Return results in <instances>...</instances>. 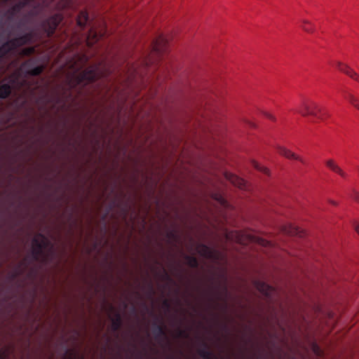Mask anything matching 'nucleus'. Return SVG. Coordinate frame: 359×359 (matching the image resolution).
Returning <instances> with one entry per match:
<instances>
[{
	"label": "nucleus",
	"instance_id": "obj_1",
	"mask_svg": "<svg viewBox=\"0 0 359 359\" xmlns=\"http://www.w3.org/2000/svg\"><path fill=\"white\" fill-rule=\"evenodd\" d=\"M68 96L65 93L60 94H44L36 101L37 111L32 109L31 118L41 126L56 127L62 123L67 124L72 118H76V123L81 126L90 111L86 109L74 110L68 104Z\"/></svg>",
	"mask_w": 359,
	"mask_h": 359
},
{
	"label": "nucleus",
	"instance_id": "obj_2",
	"mask_svg": "<svg viewBox=\"0 0 359 359\" xmlns=\"http://www.w3.org/2000/svg\"><path fill=\"white\" fill-rule=\"evenodd\" d=\"M224 116L213 107L201 108L189 113L184 118V127L202 133H217L223 128Z\"/></svg>",
	"mask_w": 359,
	"mask_h": 359
},
{
	"label": "nucleus",
	"instance_id": "obj_3",
	"mask_svg": "<svg viewBox=\"0 0 359 359\" xmlns=\"http://www.w3.org/2000/svg\"><path fill=\"white\" fill-rule=\"evenodd\" d=\"M111 72L105 64L92 65L83 70H81V67H73L72 74L67 78V87L69 90L81 93L86 86L100 79L107 78Z\"/></svg>",
	"mask_w": 359,
	"mask_h": 359
},
{
	"label": "nucleus",
	"instance_id": "obj_4",
	"mask_svg": "<svg viewBox=\"0 0 359 359\" xmlns=\"http://www.w3.org/2000/svg\"><path fill=\"white\" fill-rule=\"evenodd\" d=\"M297 111L304 117L310 116L311 121L313 123L316 121H324L330 116L325 109L311 101H303Z\"/></svg>",
	"mask_w": 359,
	"mask_h": 359
},
{
	"label": "nucleus",
	"instance_id": "obj_5",
	"mask_svg": "<svg viewBox=\"0 0 359 359\" xmlns=\"http://www.w3.org/2000/svg\"><path fill=\"white\" fill-rule=\"evenodd\" d=\"M168 44V39L165 36L161 34L151 43V50L150 54L147 56L143 62V65L149 67L154 64L165 50Z\"/></svg>",
	"mask_w": 359,
	"mask_h": 359
},
{
	"label": "nucleus",
	"instance_id": "obj_6",
	"mask_svg": "<svg viewBox=\"0 0 359 359\" xmlns=\"http://www.w3.org/2000/svg\"><path fill=\"white\" fill-rule=\"evenodd\" d=\"M33 32H29L13 39H8L0 47V53H1V55L5 57L11 51L15 50L18 47L31 42L33 39Z\"/></svg>",
	"mask_w": 359,
	"mask_h": 359
},
{
	"label": "nucleus",
	"instance_id": "obj_7",
	"mask_svg": "<svg viewBox=\"0 0 359 359\" xmlns=\"http://www.w3.org/2000/svg\"><path fill=\"white\" fill-rule=\"evenodd\" d=\"M49 245L48 239L41 233H39L32 240V257L34 261H43L46 259L44 249Z\"/></svg>",
	"mask_w": 359,
	"mask_h": 359
},
{
	"label": "nucleus",
	"instance_id": "obj_8",
	"mask_svg": "<svg viewBox=\"0 0 359 359\" xmlns=\"http://www.w3.org/2000/svg\"><path fill=\"white\" fill-rule=\"evenodd\" d=\"M62 20V15L60 13H55L45 20H43L40 23V27L47 36L50 37L53 35L55 29Z\"/></svg>",
	"mask_w": 359,
	"mask_h": 359
},
{
	"label": "nucleus",
	"instance_id": "obj_9",
	"mask_svg": "<svg viewBox=\"0 0 359 359\" xmlns=\"http://www.w3.org/2000/svg\"><path fill=\"white\" fill-rule=\"evenodd\" d=\"M254 285L256 289L265 296L269 301H272L273 295L276 292L272 286L261 280H255Z\"/></svg>",
	"mask_w": 359,
	"mask_h": 359
},
{
	"label": "nucleus",
	"instance_id": "obj_10",
	"mask_svg": "<svg viewBox=\"0 0 359 359\" xmlns=\"http://www.w3.org/2000/svg\"><path fill=\"white\" fill-rule=\"evenodd\" d=\"M32 60H28L22 64V67L26 69L27 74L30 76L40 75L43 72L44 67L43 65H39L32 67Z\"/></svg>",
	"mask_w": 359,
	"mask_h": 359
},
{
	"label": "nucleus",
	"instance_id": "obj_11",
	"mask_svg": "<svg viewBox=\"0 0 359 359\" xmlns=\"http://www.w3.org/2000/svg\"><path fill=\"white\" fill-rule=\"evenodd\" d=\"M337 69L342 73L346 74L350 78L359 83V74H358L353 69L348 65L341 62H336L335 63Z\"/></svg>",
	"mask_w": 359,
	"mask_h": 359
},
{
	"label": "nucleus",
	"instance_id": "obj_12",
	"mask_svg": "<svg viewBox=\"0 0 359 359\" xmlns=\"http://www.w3.org/2000/svg\"><path fill=\"white\" fill-rule=\"evenodd\" d=\"M104 36L102 30L97 31L93 26L90 25L88 31L87 41L89 46H92L94 43L98 41Z\"/></svg>",
	"mask_w": 359,
	"mask_h": 359
},
{
	"label": "nucleus",
	"instance_id": "obj_13",
	"mask_svg": "<svg viewBox=\"0 0 359 359\" xmlns=\"http://www.w3.org/2000/svg\"><path fill=\"white\" fill-rule=\"evenodd\" d=\"M202 348L198 349V354L201 358L203 359H217L206 342L202 341Z\"/></svg>",
	"mask_w": 359,
	"mask_h": 359
},
{
	"label": "nucleus",
	"instance_id": "obj_14",
	"mask_svg": "<svg viewBox=\"0 0 359 359\" xmlns=\"http://www.w3.org/2000/svg\"><path fill=\"white\" fill-rule=\"evenodd\" d=\"M225 177L231 183L239 189H244L245 187V180L237 175L231 173H226Z\"/></svg>",
	"mask_w": 359,
	"mask_h": 359
},
{
	"label": "nucleus",
	"instance_id": "obj_15",
	"mask_svg": "<svg viewBox=\"0 0 359 359\" xmlns=\"http://www.w3.org/2000/svg\"><path fill=\"white\" fill-rule=\"evenodd\" d=\"M326 165L332 171L338 174L344 179H346L348 175L332 159H329L325 162Z\"/></svg>",
	"mask_w": 359,
	"mask_h": 359
},
{
	"label": "nucleus",
	"instance_id": "obj_16",
	"mask_svg": "<svg viewBox=\"0 0 359 359\" xmlns=\"http://www.w3.org/2000/svg\"><path fill=\"white\" fill-rule=\"evenodd\" d=\"M152 332L156 339H167L166 331L165 327L163 325H158L155 323Z\"/></svg>",
	"mask_w": 359,
	"mask_h": 359
},
{
	"label": "nucleus",
	"instance_id": "obj_17",
	"mask_svg": "<svg viewBox=\"0 0 359 359\" xmlns=\"http://www.w3.org/2000/svg\"><path fill=\"white\" fill-rule=\"evenodd\" d=\"M278 151L280 155H282L287 158H294V159L299 161L302 163H305V161H304L303 158L297 156L294 153L291 152L290 150L287 149L286 148H285L283 147H278Z\"/></svg>",
	"mask_w": 359,
	"mask_h": 359
},
{
	"label": "nucleus",
	"instance_id": "obj_18",
	"mask_svg": "<svg viewBox=\"0 0 359 359\" xmlns=\"http://www.w3.org/2000/svg\"><path fill=\"white\" fill-rule=\"evenodd\" d=\"M344 97L355 109L359 111V98L348 91L344 92Z\"/></svg>",
	"mask_w": 359,
	"mask_h": 359
},
{
	"label": "nucleus",
	"instance_id": "obj_19",
	"mask_svg": "<svg viewBox=\"0 0 359 359\" xmlns=\"http://www.w3.org/2000/svg\"><path fill=\"white\" fill-rule=\"evenodd\" d=\"M89 22V16L86 11H81L77 18V25L83 28Z\"/></svg>",
	"mask_w": 359,
	"mask_h": 359
},
{
	"label": "nucleus",
	"instance_id": "obj_20",
	"mask_svg": "<svg viewBox=\"0 0 359 359\" xmlns=\"http://www.w3.org/2000/svg\"><path fill=\"white\" fill-rule=\"evenodd\" d=\"M12 87L10 83H0V99H6L11 95Z\"/></svg>",
	"mask_w": 359,
	"mask_h": 359
},
{
	"label": "nucleus",
	"instance_id": "obj_21",
	"mask_svg": "<svg viewBox=\"0 0 359 359\" xmlns=\"http://www.w3.org/2000/svg\"><path fill=\"white\" fill-rule=\"evenodd\" d=\"M122 325V318L119 313L116 312L114 318L111 319V329L113 331L116 332L119 330Z\"/></svg>",
	"mask_w": 359,
	"mask_h": 359
},
{
	"label": "nucleus",
	"instance_id": "obj_22",
	"mask_svg": "<svg viewBox=\"0 0 359 359\" xmlns=\"http://www.w3.org/2000/svg\"><path fill=\"white\" fill-rule=\"evenodd\" d=\"M258 113L261 116H262L264 118L268 119L269 121H270L272 123L277 122V120H278L277 117L273 112H271L270 111H267V110H264V109H258Z\"/></svg>",
	"mask_w": 359,
	"mask_h": 359
},
{
	"label": "nucleus",
	"instance_id": "obj_23",
	"mask_svg": "<svg viewBox=\"0 0 359 359\" xmlns=\"http://www.w3.org/2000/svg\"><path fill=\"white\" fill-rule=\"evenodd\" d=\"M285 231L287 233L291 236H302L304 234L302 230L299 227L292 225H290Z\"/></svg>",
	"mask_w": 359,
	"mask_h": 359
},
{
	"label": "nucleus",
	"instance_id": "obj_24",
	"mask_svg": "<svg viewBox=\"0 0 359 359\" xmlns=\"http://www.w3.org/2000/svg\"><path fill=\"white\" fill-rule=\"evenodd\" d=\"M301 27L302 29L308 33H313L315 31V27L310 21L303 19L302 20Z\"/></svg>",
	"mask_w": 359,
	"mask_h": 359
},
{
	"label": "nucleus",
	"instance_id": "obj_25",
	"mask_svg": "<svg viewBox=\"0 0 359 359\" xmlns=\"http://www.w3.org/2000/svg\"><path fill=\"white\" fill-rule=\"evenodd\" d=\"M184 259L187 262V264L191 267V268H198V259L194 257L191 255H185Z\"/></svg>",
	"mask_w": 359,
	"mask_h": 359
},
{
	"label": "nucleus",
	"instance_id": "obj_26",
	"mask_svg": "<svg viewBox=\"0 0 359 359\" xmlns=\"http://www.w3.org/2000/svg\"><path fill=\"white\" fill-rule=\"evenodd\" d=\"M200 248H201V251H200V253L206 257H211V255H212V252H211V250L209 247H208L207 245H204V244H201L200 245Z\"/></svg>",
	"mask_w": 359,
	"mask_h": 359
},
{
	"label": "nucleus",
	"instance_id": "obj_27",
	"mask_svg": "<svg viewBox=\"0 0 359 359\" xmlns=\"http://www.w3.org/2000/svg\"><path fill=\"white\" fill-rule=\"evenodd\" d=\"M252 165L257 170L262 172L263 173H264L266 175H269V169L267 168L260 165L257 161H253L252 162Z\"/></svg>",
	"mask_w": 359,
	"mask_h": 359
},
{
	"label": "nucleus",
	"instance_id": "obj_28",
	"mask_svg": "<svg viewBox=\"0 0 359 359\" xmlns=\"http://www.w3.org/2000/svg\"><path fill=\"white\" fill-rule=\"evenodd\" d=\"M35 53V47H27L24 48L21 50V55L24 56H29Z\"/></svg>",
	"mask_w": 359,
	"mask_h": 359
},
{
	"label": "nucleus",
	"instance_id": "obj_29",
	"mask_svg": "<svg viewBox=\"0 0 359 359\" xmlns=\"http://www.w3.org/2000/svg\"><path fill=\"white\" fill-rule=\"evenodd\" d=\"M147 114V118L146 121H158V116H157L156 113L151 111V112H145Z\"/></svg>",
	"mask_w": 359,
	"mask_h": 359
},
{
	"label": "nucleus",
	"instance_id": "obj_30",
	"mask_svg": "<svg viewBox=\"0 0 359 359\" xmlns=\"http://www.w3.org/2000/svg\"><path fill=\"white\" fill-rule=\"evenodd\" d=\"M215 199L223 206H227V201L220 195H216Z\"/></svg>",
	"mask_w": 359,
	"mask_h": 359
},
{
	"label": "nucleus",
	"instance_id": "obj_31",
	"mask_svg": "<svg viewBox=\"0 0 359 359\" xmlns=\"http://www.w3.org/2000/svg\"><path fill=\"white\" fill-rule=\"evenodd\" d=\"M177 332V337H183V338L188 337V333L185 330L178 328Z\"/></svg>",
	"mask_w": 359,
	"mask_h": 359
},
{
	"label": "nucleus",
	"instance_id": "obj_32",
	"mask_svg": "<svg viewBox=\"0 0 359 359\" xmlns=\"http://www.w3.org/2000/svg\"><path fill=\"white\" fill-rule=\"evenodd\" d=\"M244 122L248 124L250 128H257V123H255L254 121H250V120H248V119H245L244 120Z\"/></svg>",
	"mask_w": 359,
	"mask_h": 359
},
{
	"label": "nucleus",
	"instance_id": "obj_33",
	"mask_svg": "<svg viewBox=\"0 0 359 359\" xmlns=\"http://www.w3.org/2000/svg\"><path fill=\"white\" fill-rule=\"evenodd\" d=\"M167 236H168V237L169 238H170V239H174V238H175V237H176L175 232V231H171L168 232V234H167Z\"/></svg>",
	"mask_w": 359,
	"mask_h": 359
},
{
	"label": "nucleus",
	"instance_id": "obj_34",
	"mask_svg": "<svg viewBox=\"0 0 359 359\" xmlns=\"http://www.w3.org/2000/svg\"><path fill=\"white\" fill-rule=\"evenodd\" d=\"M30 1L31 0H24L23 2H20L19 4L18 5V6L20 8H22V7L26 6L27 4H28Z\"/></svg>",
	"mask_w": 359,
	"mask_h": 359
},
{
	"label": "nucleus",
	"instance_id": "obj_35",
	"mask_svg": "<svg viewBox=\"0 0 359 359\" xmlns=\"http://www.w3.org/2000/svg\"><path fill=\"white\" fill-rule=\"evenodd\" d=\"M353 199L359 203V192L355 191L353 195Z\"/></svg>",
	"mask_w": 359,
	"mask_h": 359
},
{
	"label": "nucleus",
	"instance_id": "obj_36",
	"mask_svg": "<svg viewBox=\"0 0 359 359\" xmlns=\"http://www.w3.org/2000/svg\"><path fill=\"white\" fill-rule=\"evenodd\" d=\"M259 243L264 246H268L270 244L269 241L263 240V239L260 240Z\"/></svg>",
	"mask_w": 359,
	"mask_h": 359
},
{
	"label": "nucleus",
	"instance_id": "obj_37",
	"mask_svg": "<svg viewBox=\"0 0 359 359\" xmlns=\"http://www.w3.org/2000/svg\"><path fill=\"white\" fill-rule=\"evenodd\" d=\"M163 277H164L166 280H170V281H171V280H172V279H171L170 276L168 275V273L165 270H163Z\"/></svg>",
	"mask_w": 359,
	"mask_h": 359
},
{
	"label": "nucleus",
	"instance_id": "obj_38",
	"mask_svg": "<svg viewBox=\"0 0 359 359\" xmlns=\"http://www.w3.org/2000/svg\"><path fill=\"white\" fill-rule=\"evenodd\" d=\"M314 351H315V353H316L317 355H320V352H321V351H320V350L319 347H318L317 345H315V346H314Z\"/></svg>",
	"mask_w": 359,
	"mask_h": 359
},
{
	"label": "nucleus",
	"instance_id": "obj_39",
	"mask_svg": "<svg viewBox=\"0 0 359 359\" xmlns=\"http://www.w3.org/2000/svg\"><path fill=\"white\" fill-rule=\"evenodd\" d=\"M6 357V353L5 351L0 352V359H5Z\"/></svg>",
	"mask_w": 359,
	"mask_h": 359
},
{
	"label": "nucleus",
	"instance_id": "obj_40",
	"mask_svg": "<svg viewBox=\"0 0 359 359\" xmlns=\"http://www.w3.org/2000/svg\"><path fill=\"white\" fill-rule=\"evenodd\" d=\"M354 229H355V231L357 232V233L359 236V224L358 223H355L354 224Z\"/></svg>",
	"mask_w": 359,
	"mask_h": 359
},
{
	"label": "nucleus",
	"instance_id": "obj_41",
	"mask_svg": "<svg viewBox=\"0 0 359 359\" xmlns=\"http://www.w3.org/2000/svg\"><path fill=\"white\" fill-rule=\"evenodd\" d=\"M163 305L166 307V308H169L170 307V304L169 302L167 301V300H165L163 302Z\"/></svg>",
	"mask_w": 359,
	"mask_h": 359
},
{
	"label": "nucleus",
	"instance_id": "obj_42",
	"mask_svg": "<svg viewBox=\"0 0 359 359\" xmlns=\"http://www.w3.org/2000/svg\"><path fill=\"white\" fill-rule=\"evenodd\" d=\"M329 203L332 205H337V203L334 201H332V200H329Z\"/></svg>",
	"mask_w": 359,
	"mask_h": 359
},
{
	"label": "nucleus",
	"instance_id": "obj_43",
	"mask_svg": "<svg viewBox=\"0 0 359 359\" xmlns=\"http://www.w3.org/2000/svg\"><path fill=\"white\" fill-rule=\"evenodd\" d=\"M17 276H18V273H16V272L12 273V275H11V278L13 279L15 278Z\"/></svg>",
	"mask_w": 359,
	"mask_h": 359
},
{
	"label": "nucleus",
	"instance_id": "obj_44",
	"mask_svg": "<svg viewBox=\"0 0 359 359\" xmlns=\"http://www.w3.org/2000/svg\"><path fill=\"white\" fill-rule=\"evenodd\" d=\"M22 25H23V22H22V21H20V22L18 23V28H20Z\"/></svg>",
	"mask_w": 359,
	"mask_h": 359
},
{
	"label": "nucleus",
	"instance_id": "obj_45",
	"mask_svg": "<svg viewBox=\"0 0 359 359\" xmlns=\"http://www.w3.org/2000/svg\"><path fill=\"white\" fill-rule=\"evenodd\" d=\"M4 58V57L3 55H1V53H0V63L2 62Z\"/></svg>",
	"mask_w": 359,
	"mask_h": 359
},
{
	"label": "nucleus",
	"instance_id": "obj_46",
	"mask_svg": "<svg viewBox=\"0 0 359 359\" xmlns=\"http://www.w3.org/2000/svg\"><path fill=\"white\" fill-rule=\"evenodd\" d=\"M83 59L84 60V61H85V62H86V61H87V59L86 58V57H85V56H83Z\"/></svg>",
	"mask_w": 359,
	"mask_h": 359
},
{
	"label": "nucleus",
	"instance_id": "obj_47",
	"mask_svg": "<svg viewBox=\"0 0 359 359\" xmlns=\"http://www.w3.org/2000/svg\"><path fill=\"white\" fill-rule=\"evenodd\" d=\"M150 290L153 292V287H152V286H150Z\"/></svg>",
	"mask_w": 359,
	"mask_h": 359
},
{
	"label": "nucleus",
	"instance_id": "obj_48",
	"mask_svg": "<svg viewBox=\"0 0 359 359\" xmlns=\"http://www.w3.org/2000/svg\"><path fill=\"white\" fill-rule=\"evenodd\" d=\"M69 352V350H67L66 354H67Z\"/></svg>",
	"mask_w": 359,
	"mask_h": 359
},
{
	"label": "nucleus",
	"instance_id": "obj_49",
	"mask_svg": "<svg viewBox=\"0 0 359 359\" xmlns=\"http://www.w3.org/2000/svg\"><path fill=\"white\" fill-rule=\"evenodd\" d=\"M50 135H53V133H50Z\"/></svg>",
	"mask_w": 359,
	"mask_h": 359
},
{
	"label": "nucleus",
	"instance_id": "obj_50",
	"mask_svg": "<svg viewBox=\"0 0 359 359\" xmlns=\"http://www.w3.org/2000/svg\"><path fill=\"white\" fill-rule=\"evenodd\" d=\"M65 135H67L68 134H67V133H65Z\"/></svg>",
	"mask_w": 359,
	"mask_h": 359
}]
</instances>
